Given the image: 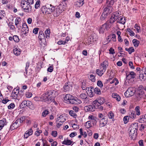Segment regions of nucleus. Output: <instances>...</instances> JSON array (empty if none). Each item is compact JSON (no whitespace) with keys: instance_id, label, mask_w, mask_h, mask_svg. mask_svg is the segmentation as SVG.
Listing matches in <instances>:
<instances>
[{"instance_id":"f257e3e1","label":"nucleus","mask_w":146,"mask_h":146,"mask_svg":"<svg viewBox=\"0 0 146 146\" xmlns=\"http://www.w3.org/2000/svg\"><path fill=\"white\" fill-rule=\"evenodd\" d=\"M138 126V123H135L132 124L130 127L129 134L131 139H135L137 137Z\"/></svg>"},{"instance_id":"f03ea898","label":"nucleus","mask_w":146,"mask_h":146,"mask_svg":"<svg viewBox=\"0 0 146 146\" xmlns=\"http://www.w3.org/2000/svg\"><path fill=\"white\" fill-rule=\"evenodd\" d=\"M64 6V5L60 4L56 8L54 7H52L51 10L53 11V14L54 17H57L64 11L65 9Z\"/></svg>"},{"instance_id":"7ed1b4c3","label":"nucleus","mask_w":146,"mask_h":146,"mask_svg":"<svg viewBox=\"0 0 146 146\" xmlns=\"http://www.w3.org/2000/svg\"><path fill=\"white\" fill-rule=\"evenodd\" d=\"M21 6L25 12H29L31 11V6L30 5L27 3L26 1L22 0L21 2Z\"/></svg>"},{"instance_id":"20e7f679","label":"nucleus","mask_w":146,"mask_h":146,"mask_svg":"<svg viewBox=\"0 0 146 146\" xmlns=\"http://www.w3.org/2000/svg\"><path fill=\"white\" fill-rule=\"evenodd\" d=\"M74 97L69 94H66L64 97V99L67 103L71 104H73V102Z\"/></svg>"},{"instance_id":"39448f33","label":"nucleus","mask_w":146,"mask_h":146,"mask_svg":"<svg viewBox=\"0 0 146 146\" xmlns=\"http://www.w3.org/2000/svg\"><path fill=\"white\" fill-rule=\"evenodd\" d=\"M80 98L83 100L84 103L85 104H89L91 100L88 94L82 93L80 96Z\"/></svg>"},{"instance_id":"423d86ee","label":"nucleus","mask_w":146,"mask_h":146,"mask_svg":"<svg viewBox=\"0 0 146 146\" xmlns=\"http://www.w3.org/2000/svg\"><path fill=\"white\" fill-rule=\"evenodd\" d=\"M135 90L132 87L129 88L125 92L124 94L125 96L127 97H129L133 96L134 94Z\"/></svg>"},{"instance_id":"0eeeda50","label":"nucleus","mask_w":146,"mask_h":146,"mask_svg":"<svg viewBox=\"0 0 146 146\" xmlns=\"http://www.w3.org/2000/svg\"><path fill=\"white\" fill-rule=\"evenodd\" d=\"M108 66V62L107 60L104 61L101 64V66L100 68V70L101 72H102L104 74L106 71L107 67Z\"/></svg>"},{"instance_id":"6e6552de","label":"nucleus","mask_w":146,"mask_h":146,"mask_svg":"<svg viewBox=\"0 0 146 146\" xmlns=\"http://www.w3.org/2000/svg\"><path fill=\"white\" fill-rule=\"evenodd\" d=\"M45 93L49 97H50L51 95H52V97L53 98L54 100L55 97L58 94V92L54 90L48 91Z\"/></svg>"},{"instance_id":"1a4fd4ad","label":"nucleus","mask_w":146,"mask_h":146,"mask_svg":"<svg viewBox=\"0 0 146 146\" xmlns=\"http://www.w3.org/2000/svg\"><path fill=\"white\" fill-rule=\"evenodd\" d=\"M41 98L44 101L52 102L54 100L53 98L52 97V96L49 97L45 93L42 95Z\"/></svg>"},{"instance_id":"9d476101","label":"nucleus","mask_w":146,"mask_h":146,"mask_svg":"<svg viewBox=\"0 0 146 146\" xmlns=\"http://www.w3.org/2000/svg\"><path fill=\"white\" fill-rule=\"evenodd\" d=\"M19 92V88H15L13 90L11 94V96L14 99H17V98L18 94Z\"/></svg>"},{"instance_id":"9b49d317","label":"nucleus","mask_w":146,"mask_h":146,"mask_svg":"<svg viewBox=\"0 0 146 146\" xmlns=\"http://www.w3.org/2000/svg\"><path fill=\"white\" fill-rule=\"evenodd\" d=\"M94 90V88L92 87H88L86 89V90H87L86 91L87 94L89 96V97H92L94 96V93L93 92Z\"/></svg>"},{"instance_id":"f8f14e48","label":"nucleus","mask_w":146,"mask_h":146,"mask_svg":"<svg viewBox=\"0 0 146 146\" xmlns=\"http://www.w3.org/2000/svg\"><path fill=\"white\" fill-rule=\"evenodd\" d=\"M96 124V121L89 120L85 123V126L86 128H89L92 127V124Z\"/></svg>"},{"instance_id":"ddd939ff","label":"nucleus","mask_w":146,"mask_h":146,"mask_svg":"<svg viewBox=\"0 0 146 146\" xmlns=\"http://www.w3.org/2000/svg\"><path fill=\"white\" fill-rule=\"evenodd\" d=\"M29 31L28 27L26 23H24L22 25V33L24 34H26L28 33Z\"/></svg>"},{"instance_id":"4468645a","label":"nucleus","mask_w":146,"mask_h":146,"mask_svg":"<svg viewBox=\"0 0 146 146\" xmlns=\"http://www.w3.org/2000/svg\"><path fill=\"white\" fill-rule=\"evenodd\" d=\"M95 107L94 105H90L85 106L84 109L86 111H93L95 110Z\"/></svg>"},{"instance_id":"2eb2a0df","label":"nucleus","mask_w":146,"mask_h":146,"mask_svg":"<svg viewBox=\"0 0 146 146\" xmlns=\"http://www.w3.org/2000/svg\"><path fill=\"white\" fill-rule=\"evenodd\" d=\"M117 18V19L118 20L117 21V23L122 24L123 25H124L125 24L126 20L124 17L120 16L118 17Z\"/></svg>"},{"instance_id":"dca6fc26","label":"nucleus","mask_w":146,"mask_h":146,"mask_svg":"<svg viewBox=\"0 0 146 146\" xmlns=\"http://www.w3.org/2000/svg\"><path fill=\"white\" fill-rule=\"evenodd\" d=\"M107 120L106 119L105 117L101 119L100 122V126L101 127L104 126L107 123Z\"/></svg>"},{"instance_id":"f3484780","label":"nucleus","mask_w":146,"mask_h":146,"mask_svg":"<svg viewBox=\"0 0 146 146\" xmlns=\"http://www.w3.org/2000/svg\"><path fill=\"white\" fill-rule=\"evenodd\" d=\"M126 78L129 80L131 78H134L136 76V74L133 72H131L128 74L126 72Z\"/></svg>"},{"instance_id":"a211bd4d","label":"nucleus","mask_w":146,"mask_h":146,"mask_svg":"<svg viewBox=\"0 0 146 146\" xmlns=\"http://www.w3.org/2000/svg\"><path fill=\"white\" fill-rule=\"evenodd\" d=\"M20 126V124H19V123L18 124V122L16 120L11 125L10 128L12 130L16 129Z\"/></svg>"},{"instance_id":"6ab92c4d","label":"nucleus","mask_w":146,"mask_h":146,"mask_svg":"<svg viewBox=\"0 0 146 146\" xmlns=\"http://www.w3.org/2000/svg\"><path fill=\"white\" fill-rule=\"evenodd\" d=\"M45 36L44 35L43 32L40 31H39V33L38 38L39 40L40 41L45 40Z\"/></svg>"},{"instance_id":"aec40b11","label":"nucleus","mask_w":146,"mask_h":146,"mask_svg":"<svg viewBox=\"0 0 146 146\" xmlns=\"http://www.w3.org/2000/svg\"><path fill=\"white\" fill-rule=\"evenodd\" d=\"M112 9V7L110 6H109L108 5H107V7L105 8L104 10V11L107 14L110 13Z\"/></svg>"},{"instance_id":"412c9836","label":"nucleus","mask_w":146,"mask_h":146,"mask_svg":"<svg viewBox=\"0 0 146 146\" xmlns=\"http://www.w3.org/2000/svg\"><path fill=\"white\" fill-rule=\"evenodd\" d=\"M139 121L141 123L146 122V114L140 117L139 119Z\"/></svg>"},{"instance_id":"4be33fe9","label":"nucleus","mask_w":146,"mask_h":146,"mask_svg":"<svg viewBox=\"0 0 146 146\" xmlns=\"http://www.w3.org/2000/svg\"><path fill=\"white\" fill-rule=\"evenodd\" d=\"M96 38H94V36L92 35H91L89 36L88 39V44H89L92 43L94 41H96Z\"/></svg>"},{"instance_id":"5701e85b","label":"nucleus","mask_w":146,"mask_h":146,"mask_svg":"<svg viewBox=\"0 0 146 146\" xmlns=\"http://www.w3.org/2000/svg\"><path fill=\"white\" fill-rule=\"evenodd\" d=\"M108 40L109 41L111 40L113 42L115 41L116 36L114 34L109 35L108 36Z\"/></svg>"},{"instance_id":"b1692460","label":"nucleus","mask_w":146,"mask_h":146,"mask_svg":"<svg viewBox=\"0 0 146 146\" xmlns=\"http://www.w3.org/2000/svg\"><path fill=\"white\" fill-rule=\"evenodd\" d=\"M25 120V117L24 116L22 117L19 119H18L17 120V121L18 122V124L21 126L22 124L23 121Z\"/></svg>"},{"instance_id":"393cba45","label":"nucleus","mask_w":146,"mask_h":146,"mask_svg":"<svg viewBox=\"0 0 146 146\" xmlns=\"http://www.w3.org/2000/svg\"><path fill=\"white\" fill-rule=\"evenodd\" d=\"M6 124V121L5 119H3L2 120L0 121V130L3 128L4 125Z\"/></svg>"},{"instance_id":"a878e982","label":"nucleus","mask_w":146,"mask_h":146,"mask_svg":"<svg viewBox=\"0 0 146 146\" xmlns=\"http://www.w3.org/2000/svg\"><path fill=\"white\" fill-rule=\"evenodd\" d=\"M102 25L103 27L107 30H108L111 26V25H110V23L107 21Z\"/></svg>"},{"instance_id":"bb28decb","label":"nucleus","mask_w":146,"mask_h":146,"mask_svg":"<svg viewBox=\"0 0 146 146\" xmlns=\"http://www.w3.org/2000/svg\"><path fill=\"white\" fill-rule=\"evenodd\" d=\"M70 85L68 84V83H65L63 87L64 89V91L65 92H66L70 90Z\"/></svg>"},{"instance_id":"cd10ccee","label":"nucleus","mask_w":146,"mask_h":146,"mask_svg":"<svg viewBox=\"0 0 146 146\" xmlns=\"http://www.w3.org/2000/svg\"><path fill=\"white\" fill-rule=\"evenodd\" d=\"M13 51L14 54L16 56L19 55L21 53L20 49L17 48H14L13 50Z\"/></svg>"},{"instance_id":"c85d7f7f","label":"nucleus","mask_w":146,"mask_h":146,"mask_svg":"<svg viewBox=\"0 0 146 146\" xmlns=\"http://www.w3.org/2000/svg\"><path fill=\"white\" fill-rule=\"evenodd\" d=\"M112 97L113 98L116 99V100L118 101H119L120 100L121 98L120 96L116 93H113L112 95Z\"/></svg>"},{"instance_id":"c756f323","label":"nucleus","mask_w":146,"mask_h":146,"mask_svg":"<svg viewBox=\"0 0 146 146\" xmlns=\"http://www.w3.org/2000/svg\"><path fill=\"white\" fill-rule=\"evenodd\" d=\"M82 103V101L80 99L77 98H74L73 104H78Z\"/></svg>"},{"instance_id":"7c9ffc66","label":"nucleus","mask_w":146,"mask_h":146,"mask_svg":"<svg viewBox=\"0 0 146 146\" xmlns=\"http://www.w3.org/2000/svg\"><path fill=\"white\" fill-rule=\"evenodd\" d=\"M113 17L111 16V17L110 19L107 22H109V23H110V25H111L112 23H114L115 21L117 19V18H114Z\"/></svg>"},{"instance_id":"2f4dec72","label":"nucleus","mask_w":146,"mask_h":146,"mask_svg":"<svg viewBox=\"0 0 146 146\" xmlns=\"http://www.w3.org/2000/svg\"><path fill=\"white\" fill-rule=\"evenodd\" d=\"M66 120V119L62 115H60L59 117L57 118L56 121L64 122Z\"/></svg>"},{"instance_id":"473e14b6","label":"nucleus","mask_w":146,"mask_h":146,"mask_svg":"<svg viewBox=\"0 0 146 146\" xmlns=\"http://www.w3.org/2000/svg\"><path fill=\"white\" fill-rule=\"evenodd\" d=\"M72 141L70 140L67 139L66 140H64L62 143V144L66 145H70L72 143Z\"/></svg>"},{"instance_id":"72a5a7b5","label":"nucleus","mask_w":146,"mask_h":146,"mask_svg":"<svg viewBox=\"0 0 146 146\" xmlns=\"http://www.w3.org/2000/svg\"><path fill=\"white\" fill-rule=\"evenodd\" d=\"M107 14L104 11L103 13H102L100 17V19L102 20H104L107 17Z\"/></svg>"},{"instance_id":"f704fd0d","label":"nucleus","mask_w":146,"mask_h":146,"mask_svg":"<svg viewBox=\"0 0 146 146\" xmlns=\"http://www.w3.org/2000/svg\"><path fill=\"white\" fill-rule=\"evenodd\" d=\"M125 50L127 51L129 54H131L132 52H134V49L133 47H130L129 48H125Z\"/></svg>"},{"instance_id":"c9c22d12","label":"nucleus","mask_w":146,"mask_h":146,"mask_svg":"<svg viewBox=\"0 0 146 146\" xmlns=\"http://www.w3.org/2000/svg\"><path fill=\"white\" fill-rule=\"evenodd\" d=\"M139 78L141 80H144L146 78V74H143V73L139 74Z\"/></svg>"},{"instance_id":"e433bc0d","label":"nucleus","mask_w":146,"mask_h":146,"mask_svg":"<svg viewBox=\"0 0 146 146\" xmlns=\"http://www.w3.org/2000/svg\"><path fill=\"white\" fill-rule=\"evenodd\" d=\"M143 96L141 95L140 94H137L136 95L135 98V99L137 101H139L142 98Z\"/></svg>"},{"instance_id":"4c0bfd02","label":"nucleus","mask_w":146,"mask_h":146,"mask_svg":"<svg viewBox=\"0 0 146 146\" xmlns=\"http://www.w3.org/2000/svg\"><path fill=\"white\" fill-rule=\"evenodd\" d=\"M132 42L134 46L135 47H137L138 46L139 43V41L137 40L136 39H134L133 40Z\"/></svg>"},{"instance_id":"58836bf2","label":"nucleus","mask_w":146,"mask_h":146,"mask_svg":"<svg viewBox=\"0 0 146 146\" xmlns=\"http://www.w3.org/2000/svg\"><path fill=\"white\" fill-rule=\"evenodd\" d=\"M94 93L98 95H100L101 94L100 89L98 88H96L95 89H94Z\"/></svg>"},{"instance_id":"ea45409f","label":"nucleus","mask_w":146,"mask_h":146,"mask_svg":"<svg viewBox=\"0 0 146 146\" xmlns=\"http://www.w3.org/2000/svg\"><path fill=\"white\" fill-rule=\"evenodd\" d=\"M40 2L39 0H37L35 5V8L37 9L40 7Z\"/></svg>"},{"instance_id":"a19ab883","label":"nucleus","mask_w":146,"mask_h":146,"mask_svg":"<svg viewBox=\"0 0 146 146\" xmlns=\"http://www.w3.org/2000/svg\"><path fill=\"white\" fill-rule=\"evenodd\" d=\"M129 117L132 119L135 118L136 117V115L135 114V111H132L130 112V114L129 116Z\"/></svg>"},{"instance_id":"79ce46f5","label":"nucleus","mask_w":146,"mask_h":146,"mask_svg":"<svg viewBox=\"0 0 146 146\" xmlns=\"http://www.w3.org/2000/svg\"><path fill=\"white\" fill-rule=\"evenodd\" d=\"M89 78L92 82H95L96 80L95 76L92 74H91L90 75V76L89 77Z\"/></svg>"},{"instance_id":"37998d69","label":"nucleus","mask_w":146,"mask_h":146,"mask_svg":"<svg viewBox=\"0 0 146 146\" xmlns=\"http://www.w3.org/2000/svg\"><path fill=\"white\" fill-rule=\"evenodd\" d=\"M93 103L94 104V106L95 107V108H97L96 107L99 106L101 105L100 104L99 102L97 100H96L94 101Z\"/></svg>"},{"instance_id":"c03bdc74","label":"nucleus","mask_w":146,"mask_h":146,"mask_svg":"<svg viewBox=\"0 0 146 146\" xmlns=\"http://www.w3.org/2000/svg\"><path fill=\"white\" fill-rule=\"evenodd\" d=\"M87 83L85 82H82V88L83 90H86V89L88 88L87 87Z\"/></svg>"},{"instance_id":"a18cd8bd","label":"nucleus","mask_w":146,"mask_h":146,"mask_svg":"<svg viewBox=\"0 0 146 146\" xmlns=\"http://www.w3.org/2000/svg\"><path fill=\"white\" fill-rule=\"evenodd\" d=\"M84 0H79L77 3V5L79 7L82 6L84 4Z\"/></svg>"},{"instance_id":"49530a36","label":"nucleus","mask_w":146,"mask_h":146,"mask_svg":"<svg viewBox=\"0 0 146 146\" xmlns=\"http://www.w3.org/2000/svg\"><path fill=\"white\" fill-rule=\"evenodd\" d=\"M140 107L139 106H137L135 108V111L136 114L139 115L140 114V112L139 110Z\"/></svg>"},{"instance_id":"de8ad7c7","label":"nucleus","mask_w":146,"mask_h":146,"mask_svg":"<svg viewBox=\"0 0 146 146\" xmlns=\"http://www.w3.org/2000/svg\"><path fill=\"white\" fill-rule=\"evenodd\" d=\"M98 101L101 105L103 104L105 102L104 99L103 97H100Z\"/></svg>"},{"instance_id":"09e8293b","label":"nucleus","mask_w":146,"mask_h":146,"mask_svg":"<svg viewBox=\"0 0 146 146\" xmlns=\"http://www.w3.org/2000/svg\"><path fill=\"white\" fill-rule=\"evenodd\" d=\"M69 113L70 115L74 117H76L77 116V115L73 110L70 111L69 112Z\"/></svg>"},{"instance_id":"8fccbe9b","label":"nucleus","mask_w":146,"mask_h":146,"mask_svg":"<svg viewBox=\"0 0 146 146\" xmlns=\"http://www.w3.org/2000/svg\"><path fill=\"white\" fill-rule=\"evenodd\" d=\"M27 103V101H23L20 105V108H23L25 107L26 106Z\"/></svg>"},{"instance_id":"3c124183","label":"nucleus","mask_w":146,"mask_h":146,"mask_svg":"<svg viewBox=\"0 0 146 146\" xmlns=\"http://www.w3.org/2000/svg\"><path fill=\"white\" fill-rule=\"evenodd\" d=\"M50 33V29H47L45 31V34L46 36V38L49 37Z\"/></svg>"},{"instance_id":"603ef678","label":"nucleus","mask_w":146,"mask_h":146,"mask_svg":"<svg viewBox=\"0 0 146 146\" xmlns=\"http://www.w3.org/2000/svg\"><path fill=\"white\" fill-rule=\"evenodd\" d=\"M13 39L16 42H17L19 41L18 36L17 35H14L13 37Z\"/></svg>"},{"instance_id":"864d4df0","label":"nucleus","mask_w":146,"mask_h":146,"mask_svg":"<svg viewBox=\"0 0 146 146\" xmlns=\"http://www.w3.org/2000/svg\"><path fill=\"white\" fill-rule=\"evenodd\" d=\"M8 98L6 97L5 98H3L2 100V103L4 104H6L8 102L10 101V100L8 99Z\"/></svg>"},{"instance_id":"5fc2aeb1","label":"nucleus","mask_w":146,"mask_h":146,"mask_svg":"<svg viewBox=\"0 0 146 146\" xmlns=\"http://www.w3.org/2000/svg\"><path fill=\"white\" fill-rule=\"evenodd\" d=\"M21 18L20 17H17V18L15 20V24L16 26H17V25L19 24V22L21 21Z\"/></svg>"},{"instance_id":"6e6d98bb","label":"nucleus","mask_w":146,"mask_h":146,"mask_svg":"<svg viewBox=\"0 0 146 146\" xmlns=\"http://www.w3.org/2000/svg\"><path fill=\"white\" fill-rule=\"evenodd\" d=\"M96 74L99 76H101L103 74L101 72V71L100 69H97L96 70Z\"/></svg>"},{"instance_id":"4d7b16f0","label":"nucleus","mask_w":146,"mask_h":146,"mask_svg":"<svg viewBox=\"0 0 146 146\" xmlns=\"http://www.w3.org/2000/svg\"><path fill=\"white\" fill-rule=\"evenodd\" d=\"M108 116L110 119H112L114 117V114L112 112L110 111L108 114Z\"/></svg>"},{"instance_id":"13d9d810","label":"nucleus","mask_w":146,"mask_h":146,"mask_svg":"<svg viewBox=\"0 0 146 146\" xmlns=\"http://www.w3.org/2000/svg\"><path fill=\"white\" fill-rule=\"evenodd\" d=\"M120 15V14L119 12H115L113 13L112 16L113 17H115L114 18H117L118 17H119V16Z\"/></svg>"},{"instance_id":"bf43d9fd","label":"nucleus","mask_w":146,"mask_h":146,"mask_svg":"<svg viewBox=\"0 0 146 146\" xmlns=\"http://www.w3.org/2000/svg\"><path fill=\"white\" fill-rule=\"evenodd\" d=\"M25 133L27 134H29L30 135H31L33 133V131L32 129L31 128L29 129Z\"/></svg>"},{"instance_id":"052dcab7","label":"nucleus","mask_w":146,"mask_h":146,"mask_svg":"<svg viewBox=\"0 0 146 146\" xmlns=\"http://www.w3.org/2000/svg\"><path fill=\"white\" fill-rule=\"evenodd\" d=\"M127 31L128 32H129L130 33V35L131 36H133L134 35L135 33L132 31L131 30V29L128 28L127 29Z\"/></svg>"},{"instance_id":"680f3d73","label":"nucleus","mask_w":146,"mask_h":146,"mask_svg":"<svg viewBox=\"0 0 146 146\" xmlns=\"http://www.w3.org/2000/svg\"><path fill=\"white\" fill-rule=\"evenodd\" d=\"M106 30L103 27L102 25L100 27V33H104Z\"/></svg>"},{"instance_id":"e2e57ef3","label":"nucleus","mask_w":146,"mask_h":146,"mask_svg":"<svg viewBox=\"0 0 146 146\" xmlns=\"http://www.w3.org/2000/svg\"><path fill=\"white\" fill-rule=\"evenodd\" d=\"M48 113V111L47 110H45L42 113V115L43 117H45Z\"/></svg>"},{"instance_id":"0e129e2a","label":"nucleus","mask_w":146,"mask_h":146,"mask_svg":"<svg viewBox=\"0 0 146 146\" xmlns=\"http://www.w3.org/2000/svg\"><path fill=\"white\" fill-rule=\"evenodd\" d=\"M129 117L128 116H125L124 117L123 121L125 123H127L128 122Z\"/></svg>"},{"instance_id":"69168bd1","label":"nucleus","mask_w":146,"mask_h":146,"mask_svg":"<svg viewBox=\"0 0 146 146\" xmlns=\"http://www.w3.org/2000/svg\"><path fill=\"white\" fill-rule=\"evenodd\" d=\"M56 126L57 127L59 128L63 124L64 122L56 121Z\"/></svg>"},{"instance_id":"338daca9","label":"nucleus","mask_w":146,"mask_h":146,"mask_svg":"<svg viewBox=\"0 0 146 146\" xmlns=\"http://www.w3.org/2000/svg\"><path fill=\"white\" fill-rule=\"evenodd\" d=\"M15 106V104L13 103H11L8 106V108L9 109H13Z\"/></svg>"},{"instance_id":"774afa93","label":"nucleus","mask_w":146,"mask_h":146,"mask_svg":"<svg viewBox=\"0 0 146 146\" xmlns=\"http://www.w3.org/2000/svg\"><path fill=\"white\" fill-rule=\"evenodd\" d=\"M97 84L98 86L100 88L102 87L103 86V83L100 80H98L97 82Z\"/></svg>"}]
</instances>
